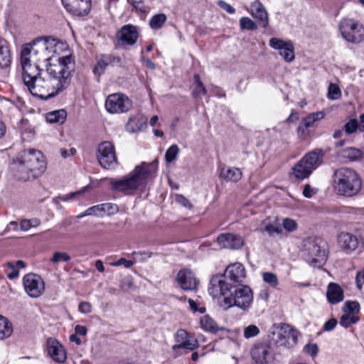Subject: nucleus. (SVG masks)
<instances>
[{"instance_id": "obj_1", "label": "nucleus", "mask_w": 364, "mask_h": 364, "mask_svg": "<svg viewBox=\"0 0 364 364\" xmlns=\"http://www.w3.org/2000/svg\"><path fill=\"white\" fill-rule=\"evenodd\" d=\"M65 65H52L46 70H41L39 65L21 64L22 78L24 85L34 96L42 100L53 97L70 83L72 65L70 61Z\"/></svg>"}, {"instance_id": "obj_2", "label": "nucleus", "mask_w": 364, "mask_h": 364, "mask_svg": "<svg viewBox=\"0 0 364 364\" xmlns=\"http://www.w3.org/2000/svg\"><path fill=\"white\" fill-rule=\"evenodd\" d=\"M68 51V46L57 38L50 36L35 39L31 44L24 45L20 53V64L39 65L47 63L46 67L52 65H65L70 61L72 71L75 70V60L70 54L63 55Z\"/></svg>"}, {"instance_id": "obj_3", "label": "nucleus", "mask_w": 364, "mask_h": 364, "mask_svg": "<svg viewBox=\"0 0 364 364\" xmlns=\"http://www.w3.org/2000/svg\"><path fill=\"white\" fill-rule=\"evenodd\" d=\"M208 292L213 298L223 296L220 306L225 310L232 306L247 310L253 301V294L249 287L228 284L221 275L212 277L210 280Z\"/></svg>"}, {"instance_id": "obj_4", "label": "nucleus", "mask_w": 364, "mask_h": 364, "mask_svg": "<svg viewBox=\"0 0 364 364\" xmlns=\"http://www.w3.org/2000/svg\"><path fill=\"white\" fill-rule=\"evenodd\" d=\"M11 168L18 180L26 181L37 178L46 169L45 156L36 149L24 150L13 161Z\"/></svg>"}, {"instance_id": "obj_5", "label": "nucleus", "mask_w": 364, "mask_h": 364, "mask_svg": "<svg viewBox=\"0 0 364 364\" xmlns=\"http://www.w3.org/2000/svg\"><path fill=\"white\" fill-rule=\"evenodd\" d=\"M156 171L155 164L142 163L135 167L129 177L120 180L110 178L109 183L112 190L131 194L139 187L146 184L148 180L154 176Z\"/></svg>"}, {"instance_id": "obj_6", "label": "nucleus", "mask_w": 364, "mask_h": 364, "mask_svg": "<svg viewBox=\"0 0 364 364\" xmlns=\"http://www.w3.org/2000/svg\"><path fill=\"white\" fill-rule=\"evenodd\" d=\"M334 188L338 194L352 196L361 188V180L352 168L341 167L333 173Z\"/></svg>"}, {"instance_id": "obj_7", "label": "nucleus", "mask_w": 364, "mask_h": 364, "mask_svg": "<svg viewBox=\"0 0 364 364\" xmlns=\"http://www.w3.org/2000/svg\"><path fill=\"white\" fill-rule=\"evenodd\" d=\"M298 332L287 324H274L269 331L270 341L277 346L291 347L297 342Z\"/></svg>"}, {"instance_id": "obj_8", "label": "nucleus", "mask_w": 364, "mask_h": 364, "mask_svg": "<svg viewBox=\"0 0 364 364\" xmlns=\"http://www.w3.org/2000/svg\"><path fill=\"white\" fill-rule=\"evenodd\" d=\"M323 154L321 150H316L306 154L293 168V174L297 179L308 178L313 170L322 163Z\"/></svg>"}, {"instance_id": "obj_9", "label": "nucleus", "mask_w": 364, "mask_h": 364, "mask_svg": "<svg viewBox=\"0 0 364 364\" xmlns=\"http://www.w3.org/2000/svg\"><path fill=\"white\" fill-rule=\"evenodd\" d=\"M339 28L343 38L348 42L358 44L364 41L363 26L350 18L342 20Z\"/></svg>"}, {"instance_id": "obj_10", "label": "nucleus", "mask_w": 364, "mask_h": 364, "mask_svg": "<svg viewBox=\"0 0 364 364\" xmlns=\"http://www.w3.org/2000/svg\"><path fill=\"white\" fill-rule=\"evenodd\" d=\"M304 255L306 262L314 265H321L326 260V255L317 240L309 237L304 240Z\"/></svg>"}, {"instance_id": "obj_11", "label": "nucleus", "mask_w": 364, "mask_h": 364, "mask_svg": "<svg viewBox=\"0 0 364 364\" xmlns=\"http://www.w3.org/2000/svg\"><path fill=\"white\" fill-rule=\"evenodd\" d=\"M132 107V102L124 94L115 93L107 97L105 107L111 114L128 112Z\"/></svg>"}, {"instance_id": "obj_12", "label": "nucleus", "mask_w": 364, "mask_h": 364, "mask_svg": "<svg viewBox=\"0 0 364 364\" xmlns=\"http://www.w3.org/2000/svg\"><path fill=\"white\" fill-rule=\"evenodd\" d=\"M23 284L26 292L32 298L39 297L45 290L43 279L36 274H27L23 278Z\"/></svg>"}, {"instance_id": "obj_13", "label": "nucleus", "mask_w": 364, "mask_h": 364, "mask_svg": "<svg viewBox=\"0 0 364 364\" xmlns=\"http://www.w3.org/2000/svg\"><path fill=\"white\" fill-rule=\"evenodd\" d=\"M174 339L176 343L172 347L175 356L181 355L180 350L187 349L193 350L198 347V342L197 340H191L190 334L184 329H178L174 335Z\"/></svg>"}, {"instance_id": "obj_14", "label": "nucleus", "mask_w": 364, "mask_h": 364, "mask_svg": "<svg viewBox=\"0 0 364 364\" xmlns=\"http://www.w3.org/2000/svg\"><path fill=\"white\" fill-rule=\"evenodd\" d=\"M97 159L104 168H109L117 164L114 147L111 142L103 141L99 145Z\"/></svg>"}, {"instance_id": "obj_15", "label": "nucleus", "mask_w": 364, "mask_h": 364, "mask_svg": "<svg viewBox=\"0 0 364 364\" xmlns=\"http://www.w3.org/2000/svg\"><path fill=\"white\" fill-rule=\"evenodd\" d=\"M223 277V279L232 285H242L245 278L246 277V271L243 266L240 262H235L229 264L225 269L224 274H220Z\"/></svg>"}, {"instance_id": "obj_16", "label": "nucleus", "mask_w": 364, "mask_h": 364, "mask_svg": "<svg viewBox=\"0 0 364 364\" xmlns=\"http://www.w3.org/2000/svg\"><path fill=\"white\" fill-rule=\"evenodd\" d=\"M65 9L75 16H85L91 9V0H62Z\"/></svg>"}, {"instance_id": "obj_17", "label": "nucleus", "mask_w": 364, "mask_h": 364, "mask_svg": "<svg viewBox=\"0 0 364 364\" xmlns=\"http://www.w3.org/2000/svg\"><path fill=\"white\" fill-rule=\"evenodd\" d=\"M251 355L257 364H267L272 358L270 346L262 343L254 346Z\"/></svg>"}, {"instance_id": "obj_18", "label": "nucleus", "mask_w": 364, "mask_h": 364, "mask_svg": "<svg viewBox=\"0 0 364 364\" xmlns=\"http://www.w3.org/2000/svg\"><path fill=\"white\" fill-rule=\"evenodd\" d=\"M176 281L181 288L186 291L194 290L198 284V281L193 272L187 269L178 272Z\"/></svg>"}, {"instance_id": "obj_19", "label": "nucleus", "mask_w": 364, "mask_h": 364, "mask_svg": "<svg viewBox=\"0 0 364 364\" xmlns=\"http://www.w3.org/2000/svg\"><path fill=\"white\" fill-rule=\"evenodd\" d=\"M325 117L323 111L313 112L304 118L297 128V134L300 139H305L309 135L308 129L313 127L314 123Z\"/></svg>"}, {"instance_id": "obj_20", "label": "nucleus", "mask_w": 364, "mask_h": 364, "mask_svg": "<svg viewBox=\"0 0 364 364\" xmlns=\"http://www.w3.org/2000/svg\"><path fill=\"white\" fill-rule=\"evenodd\" d=\"M47 350L48 355L57 363H64L67 355L64 347L53 338L47 340Z\"/></svg>"}, {"instance_id": "obj_21", "label": "nucleus", "mask_w": 364, "mask_h": 364, "mask_svg": "<svg viewBox=\"0 0 364 364\" xmlns=\"http://www.w3.org/2000/svg\"><path fill=\"white\" fill-rule=\"evenodd\" d=\"M124 63V60L120 57H116L110 54L102 55L97 60L93 72L95 75H101L109 65L122 66Z\"/></svg>"}, {"instance_id": "obj_22", "label": "nucleus", "mask_w": 364, "mask_h": 364, "mask_svg": "<svg viewBox=\"0 0 364 364\" xmlns=\"http://www.w3.org/2000/svg\"><path fill=\"white\" fill-rule=\"evenodd\" d=\"M338 246L345 252L349 254L355 250L358 247V240L354 235L342 232L337 237Z\"/></svg>"}, {"instance_id": "obj_23", "label": "nucleus", "mask_w": 364, "mask_h": 364, "mask_svg": "<svg viewBox=\"0 0 364 364\" xmlns=\"http://www.w3.org/2000/svg\"><path fill=\"white\" fill-rule=\"evenodd\" d=\"M217 240L220 247L227 249H240L244 245L242 237L232 233L220 234Z\"/></svg>"}, {"instance_id": "obj_24", "label": "nucleus", "mask_w": 364, "mask_h": 364, "mask_svg": "<svg viewBox=\"0 0 364 364\" xmlns=\"http://www.w3.org/2000/svg\"><path fill=\"white\" fill-rule=\"evenodd\" d=\"M250 12L252 16L258 21L261 27L266 28L268 26V14L260 1H255L251 4Z\"/></svg>"}, {"instance_id": "obj_25", "label": "nucleus", "mask_w": 364, "mask_h": 364, "mask_svg": "<svg viewBox=\"0 0 364 364\" xmlns=\"http://www.w3.org/2000/svg\"><path fill=\"white\" fill-rule=\"evenodd\" d=\"M147 123V118L140 112L132 114L126 124V129L129 132L134 133L143 129Z\"/></svg>"}, {"instance_id": "obj_26", "label": "nucleus", "mask_w": 364, "mask_h": 364, "mask_svg": "<svg viewBox=\"0 0 364 364\" xmlns=\"http://www.w3.org/2000/svg\"><path fill=\"white\" fill-rule=\"evenodd\" d=\"M118 38L123 44L134 45L138 38L136 27L131 24L124 26L119 32Z\"/></svg>"}, {"instance_id": "obj_27", "label": "nucleus", "mask_w": 364, "mask_h": 364, "mask_svg": "<svg viewBox=\"0 0 364 364\" xmlns=\"http://www.w3.org/2000/svg\"><path fill=\"white\" fill-rule=\"evenodd\" d=\"M326 297L331 304H338L344 299L343 291L338 284L331 282L328 286Z\"/></svg>"}, {"instance_id": "obj_28", "label": "nucleus", "mask_w": 364, "mask_h": 364, "mask_svg": "<svg viewBox=\"0 0 364 364\" xmlns=\"http://www.w3.org/2000/svg\"><path fill=\"white\" fill-rule=\"evenodd\" d=\"M220 175L227 181L237 182L242 177V171L236 167H224L221 169Z\"/></svg>"}, {"instance_id": "obj_29", "label": "nucleus", "mask_w": 364, "mask_h": 364, "mask_svg": "<svg viewBox=\"0 0 364 364\" xmlns=\"http://www.w3.org/2000/svg\"><path fill=\"white\" fill-rule=\"evenodd\" d=\"M11 62V58L8 43L4 40H0V68L8 67Z\"/></svg>"}, {"instance_id": "obj_30", "label": "nucleus", "mask_w": 364, "mask_h": 364, "mask_svg": "<svg viewBox=\"0 0 364 364\" xmlns=\"http://www.w3.org/2000/svg\"><path fill=\"white\" fill-rule=\"evenodd\" d=\"M194 82L192 88V95L195 98L201 99L207 93V90L200 80V77L198 74L193 77Z\"/></svg>"}, {"instance_id": "obj_31", "label": "nucleus", "mask_w": 364, "mask_h": 364, "mask_svg": "<svg viewBox=\"0 0 364 364\" xmlns=\"http://www.w3.org/2000/svg\"><path fill=\"white\" fill-rule=\"evenodd\" d=\"M200 323L201 328L205 331L215 333L220 330L215 321L208 315L201 317Z\"/></svg>"}, {"instance_id": "obj_32", "label": "nucleus", "mask_w": 364, "mask_h": 364, "mask_svg": "<svg viewBox=\"0 0 364 364\" xmlns=\"http://www.w3.org/2000/svg\"><path fill=\"white\" fill-rule=\"evenodd\" d=\"M67 117V112L64 109L50 112L46 114V120L49 123L63 124Z\"/></svg>"}, {"instance_id": "obj_33", "label": "nucleus", "mask_w": 364, "mask_h": 364, "mask_svg": "<svg viewBox=\"0 0 364 364\" xmlns=\"http://www.w3.org/2000/svg\"><path fill=\"white\" fill-rule=\"evenodd\" d=\"M12 331L11 323L4 316L0 315V340L9 337Z\"/></svg>"}, {"instance_id": "obj_34", "label": "nucleus", "mask_w": 364, "mask_h": 364, "mask_svg": "<svg viewBox=\"0 0 364 364\" xmlns=\"http://www.w3.org/2000/svg\"><path fill=\"white\" fill-rule=\"evenodd\" d=\"M341 155L350 161H355L360 158L362 152L355 148H346L341 151Z\"/></svg>"}, {"instance_id": "obj_35", "label": "nucleus", "mask_w": 364, "mask_h": 364, "mask_svg": "<svg viewBox=\"0 0 364 364\" xmlns=\"http://www.w3.org/2000/svg\"><path fill=\"white\" fill-rule=\"evenodd\" d=\"M167 18L164 14H158L152 16L149 21V26L152 29H159L166 21Z\"/></svg>"}, {"instance_id": "obj_36", "label": "nucleus", "mask_w": 364, "mask_h": 364, "mask_svg": "<svg viewBox=\"0 0 364 364\" xmlns=\"http://www.w3.org/2000/svg\"><path fill=\"white\" fill-rule=\"evenodd\" d=\"M343 309L346 314L354 316L360 311V304L356 301H348L345 302Z\"/></svg>"}, {"instance_id": "obj_37", "label": "nucleus", "mask_w": 364, "mask_h": 364, "mask_svg": "<svg viewBox=\"0 0 364 364\" xmlns=\"http://www.w3.org/2000/svg\"><path fill=\"white\" fill-rule=\"evenodd\" d=\"M279 55L286 62H291L294 60V48L293 43L288 44L287 47L279 51Z\"/></svg>"}, {"instance_id": "obj_38", "label": "nucleus", "mask_w": 364, "mask_h": 364, "mask_svg": "<svg viewBox=\"0 0 364 364\" xmlns=\"http://www.w3.org/2000/svg\"><path fill=\"white\" fill-rule=\"evenodd\" d=\"M291 43H292L290 41H284L282 39L277 38H272L269 40V46L272 48L277 50L279 51L282 50V49H284L286 47H287L288 44H291Z\"/></svg>"}, {"instance_id": "obj_39", "label": "nucleus", "mask_w": 364, "mask_h": 364, "mask_svg": "<svg viewBox=\"0 0 364 364\" xmlns=\"http://www.w3.org/2000/svg\"><path fill=\"white\" fill-rule=\"evenodd\" d=\"M71 259L70 256L64 252H54L50 262L54 264H58L60 262H70Z\"/></svg>"}, {"instance_id": "obj_40", "label": "nucleus", "mask_w": 364, "mask_h": 364, "mask_svg": "<svg viewBox=\"0 0 364 364\" xmlns=\"http://www.w3.org/2000/svg\"><path fill=\"white\" fill-rule=\"evenodd\" d=\"M260 330L259 327L255 324H250L244 328L243 336L245 338L249 339L259 335Z\"/></svg>"}, {"instance_id": "obj_41", "label": "nucleus", "mask_w": 364, "mask_h": 364, "mask_svg": "<svg viewBox=\"0 0 364 364\" xmlns=\"http://www.w3.org/2000/svg\"><path fill=\"white\" fill-rule=\"evenodd\" d=\"M262 279L265 283L272 287H276L279 284L277 275L272 272H264L262 274Z\"/></svg>"}, {"instance_id": "obj_42", "label": "nucleus", "mask_w": 364, "mask_h": 364, "mask_svg": "<svg viewBox=\"0 0 364 364\" xmlns=\"http://www.w3.org/2000/svg\"><path fill=\"white\" fill-rule=\"evenodd\" d=\"M358 318L349 315L348 314H343L340 319L339 323L343 327L347 328H348L351 324L355 323L358 321Z\"/></svg>"}, {"instance_id": "obj_43", "label": "nucleus", "mask_w": 364, "mask_h": 364, "mask_svg": "<svg viewBox=\"0 0 364 364\" xmlns=\"http://www.w3.org/2000/svg\"><path fill=\"white\" fill-rule=\"evenodd\" d=\"M240 25L242 29L254 31L257 28L256 23L248 17H242L240 20Z\"/></svg>"}, {"instance_id": "obj_44", "label": "nucleus", "mask_w": 364, "mask_h": 364, "mask_svg": "<svg viewBox=\"0 0 364 364\" xmlns=\"http://www.w3.org/2000/svg\"><path fill=\"white\" fill-rule=\"evenodd\" d=\"M179 152V149L177 145H171L166 152L165 158L166 161L171 162L176 159Z\"/></svg>"}, {"instance_id": "obj_45", "label": "nucleus", "mask_w": 364, "mask_h": 364, "mask_svg": "<svg viewBox=\"0 0 364 364\" xmlns=\"http://www.w3.org/2000/svg\"><path fill=\"white\" fill-rule=\"evenodd\" d=\"M360 123L355 119H350L344 125V131L347 134L354 133L357 129H359Z\"/></svg>"}, {"instance_id": "obj_46", "label": "nucleus", "mask_w": 364, "mask_h": 364, "mask_svg": "<svg viewBox=\"0 0 364 364\" xmlns=\"http://www.w3.org/2000/svg\"><path fill=\"white\" fill-rule=\"evenodd\" d=\"M341 90L336 84L331 83L328 87V97L331 100H337L341 97Z\"/></svg>"}, {"instance_id": "obj_47", "label": "nucleus", "mask_w": 364, "mask_h": 364, "mask_svg": "<svg viewBox=\"0 0 364 364\" xmlns=\"http://www.w3.org/2000/svg\"><path fill=\"white\" fill-rule=\"evenodd\" d=\"M102 207L103 215L105 213L107 215H113L117 213L119 210L117 205L111 203H102Z\"/></svg>"}, {"instance_id": "obj_48", "label": "nucleus", "mask_w": 364, "mask_h": 364, "mask_svg": "<svg viewBox=\"0 0 364 364\" xmlns=\"http://www.w3.org/2000/svg\"><path fill=\"white\" fill-rule=\"evenodd\" d=\"M282 224L284 228L288 232H293L297 228V224L293 219L285 218Z\"/></svg>"}, {"instance_id": "obj_49", "label": "nucleus", "mask_w": 364, "mask_h": 364, "mask_svg": "<svg viewBox=\"0 0 364 364\" xmlns=\"http://www.w3.org/2000/svg\"><path fill=\"white\" fill-rule=\"evenodd\" d=\"M175 200L177 203L180 204L181 205L186 208L191 209L192 208V205L190 200L182 195L176 194L175 196Z\"/></svg>"}, {"instance_id": "obj_50", "label": "nucleus", "mask_w": 364, "mask_h": 364, "mask_svg": "<svg viewBox=\"0 0 364 364\" xmlns=\"http://www.w3.org/2000/svg\"><path fill=\"white\" fill-rule=\"evenodd\" d=\"M87 210V213L90 214V215H94L97 217H102L104 215L102 212V204L92 206L89 208Z\"/></svg>"}, {"instance_id": "obj_51", "label": "nucleus", "mask_w": 364, "mask_h": 364, "mask_svg": "<svg viewBox=\"0 0 364 364\" xmlns=\"http://www.w3.org/2000/svg\"><path fill=\"white\" fill-rule=\"evenodd\" d=\"M110 264L113 267H118L123 265L126 268H130L133 266L134 262L132 260H127L125 258H120L116 262H111Z\"/></svg>"}, {"instance_id": "obj_52", "label": "nucleus", "mask_w": 364, "mask_h": 364, "mask_svg": "<svg viewBox=\"0 0 364 364\" xmlns=\"http://www.w3.org/2000/svg\"><path fill=\"white\" fill-rule=\"evenodd\" d=\"M264 230L269 234V236L274 235H279L282 232V228L277 227L274 225H267L264 227Z\"/></svg>"}, {"instance_id": "obj_53", "label": "nucleus", "mask_w": 364, "mask_h": 364, "mask_svg": "<svg viewBox=\"0 0 364 364\" xmlns=\"http://www.w3.org/2000/svg\"><path fill=\"white\" fill-rule=\"evenodd\" d=\"M129 3L137 11L145 12V6L142 0H128Z\"/></svg>"}, {"instance_id": "obj_54", "label": "nucleus", "mask_w": 364, "mask_h": 364, "mask_svg": "<svg viewBox=\"0 0 364 364\" xmlns=\"http://www.w3.org/2000/svg\"><path fill=\"white\" fill-rule=\"evenodd\" d=\"M317 192L316 188H312L309 184H306L303 190V196L305 198H310Z\"/></svg>"}, {"instance_id": "obj_55", "label": "nucleus", "mask_w": 364, "mask_h": 364, "mask_svg": "<svg viewBox=\"0 0 364 364\" xmlns=\"http://www.w3.org/2000/svg\"><path fill=\"white\" fill-rule=\"evenodd\" d=\"M78 309L82 314H89L92 311V305L87 301H82L79 304Z\"/></svg>"}, {"instance_id": "obj_56", "label": "nucleus", "mask_w": 364, "mask_h": 364, "mask_svg": "<svg viewBox=\"0 0 364 364\" xmlns=\"http://www.w3.org/2000/svg\"><path fill=\"white\" fill-rule=\"evenodd\" d=\"M337 320L334 318L329 319L324 323L323 331H332L336 326L337 325Z\"/></svg>"}, {"instance_id": "obj_57", "label": "nucleus", "mask_w": 364, "mask_h": 364, "mask_svg": "<svg viewBox=\"0 0 364 364\" xmlns=\"http://www.w3.org/2000/svg\"><path fill=\"white\" fill-rule=\"evenodd\" d=\"M355 282L358 289H361L364 284V269L357 273Z\"/></svg>"}, {"instance_id": "obj_58", "label": "nucleus", "mask_w": 364, "mask_h": 364, "mask_svg": "<svg viewBox=\"0 0 364 364\" xmlns=\"http://www.w3.org/2000/svg\"><path fill=\"white\" fill-rule=\"evenodd\" d=\"M306 351L311 355H315L318 351V348L316 344L309 343L305 346Z\"/></svg>"}, {"instance_id": "obj_59", "label": "nucleus", "mask_w": 364, "mask_h": 364, "mask_svg": "<svg viewBox=\"0 0 364 364\" xmlns=\"http://www.w3.org/2000/svg\"><path fill=\"white\" fill-rule=\"evenodd\" d=\"M7 266L11 269V272L8 274V277L11 279L16 278L18 276L19 272L18 270L15 268L14 264L9 262Z\"/></svg>"}, {"instance_id": "obj_60", "label": "nucleus", "mask_w": 364, "mask_h": 364, "mask_svg": "<svg viewBox=\"0 0 364 364\" xmlns=\"http://www.w3.org/2000/svg\"><path fill=\"white\" fill-rule=\"evenodd\" d=\"M218 4L223 9L229 14H234L235 12V9L230 4L223 1H220Z\"/></svg>"}, {"instance_id": "obj_61", "label": "nucleus", "mask_w": 364, "mask_h": 364, "mask_svg": "<svg viewBox=\"0 0 364 364\" xmlns=\"http://www.w3.org/2000/svg\"><path fill=\"white\" fill-rule=\"evenodd\" d=\"M188 304H189V306H190V308L193 311H199L200 313H204L205 311V309L204 307H202V308H200V309H198V306H197V304L196 303L195 301H193V299H188Z\"/></svg>"}, {"instance_id": "obj_62", "label": "nucleus", "mask_w": 364, "mask_h": 364, "mask_svg": "<svg viewBox=\"0 0 364 364\" xmlns=\"http://www.w3.org/2000/svg\"><path fill=\"white\" fill-rule=\"evenodd\" d=\"M76 334L80 336H85L87 333V329L85 326L77 325L75 328Z\"/></svg>"}, {"instance_id": "obj_63", "label": "nucleus", "mask_w": 364, "mask_h": 364, "mask_svg": "<svg viewBox=\"0 0 364 364\" xmlns=\"http://www.w3.org/2000/svg\"><path fill=\"white\" fill-rule=\"evenodd\" d=\"M30 220H23L21 221L19 225V229L23 231H27L31 228V225L29 224Z\"/></svg>"}, {"instance_id": "obj_64", "label": "nucleus", "mask_w": 364, "mask_h": 364, "mask_svg": "<svg viewBox=\"0 0 364 364\" xmlns=\"http://www.w3.org/2000/svg\"><path fill=\"white\" fill-rule=\"evenodd\" d=\"M80 194V192H74L69 193L68 195H65L64 196L60 197V198L63 201H68L69 200H71L74 198L75 196Z\"/></svg>"}]
</instances>
